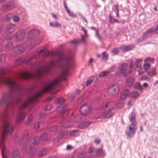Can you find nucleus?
I'll return each instance as SVG.
<instances>
[{
  "label": "nucleus",
  "instance_id": "f257e3e1",
  "mask_svg": "<svg viewBox=\"0 0 158 158\" xmlns=\"http://www.w3.org/2000/svg\"><path fill=\"white\" fill-rule=\"evenodd\" d=\"M43 56L44 57L49 56L52 59L57 58L56 61H53L51 63L50 65L51 66H54L56 63H58L63 64L65 67L66 70L63 73L61 78H57L52 82H45L42 87L41 91L31 97L28 99L27 102L33 103L35 102L43 93L47 91H50L54 87L58 86L61 80H66L67 79V76L69 74L68 69L72 66L74 59L73 58L70 56L64 57L62 52H48L44 53Z\"/></svg>",
  "mask_w": 158,
  "mask_h": 158
},
{
  "label": "nucleus",
  "instance_id": "aec40b11",
  "mask_svg": "<svg viewBox=\"0 0 158 158\" xmlns=\"http://www.w3.org/2000/svg\"><path fill=\"white\" fill-rule=\"evenodd\" d=\"M129 117V120L131 122V124H132V123H135V125H136L135 114L134 112L132 111L130 114Z\"/></svg>",
  "mask_w": 158,
  "mask_h": 158
},
{
  "label": "nucleus",
  "instance_id": "6e6d98bb",
  "mask_svg": "<svg viewBox=\"0 0 158 158\" xmlns=\"http://www.w3.org/2000/svg\"><path fill=\"white\" fill-rule=\"evenodd\" d=\"M83 42L82 41H81V39L80 40H72L71 41V43L72 44H74V43H76L77 44L78 43H79L80 42Z\"/></svg>",
  "mask_w": 158,
  "mask_h": 158
},
{
  "label": "nucleus",
  "instance_id": "a19ab883",
  "mask_svg": "<svg viewBox=\"0 0 158 158\" xmlns=\"http://www.w3.org/2000/svg\"><path fill=\"white\" fill-rule=\"evenodd\" d=\"M79 131L78 130H74L70 132V134L71 136H75L77 134L79 133Z\"/></svg>",
  "mask_w": 158,
  "mask_h": 158
},
{
  "label": "nucleus",
  "instance_id": "a211bd4d",
  "mask_svg": "<svg viewBox=\"0 0 158 158\" xmlns=\"http://www.w3.org/2000/svg\"><path fill=\"white\" fill-rule=\"evenodd\" d=\"M154 33V29L153 28H151L148 30L143 35V39L146 38L148 35L151 36L152 33Z\"/></svg>",
  "mask_w": 158,
  "mask_h": 158
},
{
  "label": "nucleus",
  "instance_id": "473e14b6",
  "mask_svg": "<svg viewBox=\"0 0 158 158\" xmlns=\"http://www.w3.org/2000/svg\"><path fill=\"white\" fill-rule=\"evenodd\" d=\"M134 87L135 89H137L140 91H142L143 87L140 85L139 82L136 83L134 85Z\"/></svg>",
  "mask_w": 158,
  "mask_h": 158
},
{
  "label": "nucleus",
  "instance_id": "6e6552de",
  "mask_svg": "<svg viewBox=\"0 0 158 158\" xmlns=\"http://www.w3.org/2000/svg\"><path fill=\"white\" fill-rule=\"evenodd\" d=\"M119 68L120 73L124 76H127L130 73V71L127 69V65L126 64H122L119 67Z\"/></svg>",
  "mask_w": 158,
  "mask_h": 158
},
{
  "label": "nucleus",
  "instance_id": "c756f323",
  "mask_svg": "<svg viewBox=\"0 0 158 158\" xmlns=\"http://www.w3.org/2000/svg\"><path fill=\"white\" fill-rule=\"evenodd\" d=\"M112 71H113V70L102 71L99 73V77H105L108 75Z\"/></svg>",
  "mask_w": 158,
  "mask_h": 158
},
{
  "label": "nucleus",
  "instance_id": "4d7b16f0",
  "mask_svg": "<svg viewBox=\"0 0 158 158\" xmlns=\"http://www.w3.org/2000/svg\"><path fill=\"white\" fill-rule=\"evenodd\" d=\"M100 140L99 138H97L94 140V142L95 143L97 144H99L100 142Z\"/></svg>",
  "mask_w": 158,
  "mask_h": 158
},
{
  "label": "nucleus",
  "instance_id": "79ce46f5",
  "mask_svg": "<svg viewBox=\"0 0 158 158\" xmlns=\"http://www.w3.org/2000/svg\"><path fill=\"white\" fill-rule=\"evenodd\" d=\"M150 80V78L148 77L147 76L144 75L142 76L139 78V80L140 81H144L146 80L148 81H149Z\"/></svg>",
  "mask_w": 158,
  "mask_h": 158
},
{
  "label": "nucleus",
  "instance_id": "39448f33",
  "mask_svg": "<svg viewBox=\"0 0 158 158\" xmlns=\"http://www.w3.org/2000/svg\"><path fill=\"white\" fill-rule=\"evenodd\" d=\"M64 101V100L62 98H59L56 101V103H60L62 102V104L58 106L57 109V110L60 111L62 112L63 116L64 117L65 116H68L69 115V112L68 110H66L64 109V108L66 106V105L63 102Z\"/></svg>",
  "mask_w": 158,
  "mask_h": 158
},
{
  "label": "nucleus",
  "instance_id": "c03bdc74",
  "mask_svg": "<svg viewBox=\"0 0 158 158\" xmlns=\"http://www.w3.org/2000/svg\"><path fill=\"white\" fill-rule=\"evenodd\" d=\"M68 134V132L66 131H61L59 135V137L60 138H62L63 136L66 135Z\"/></svg>",
  "mask_w": 158,
  "mask_h": 158
},
{
  "label": "nucleus",
  "instance_id": "423d86ee",
  "mask_svg": "<svg viewBox=\"0 0 158 158\" xmlns=\"http://www.w3.org/2000/svg\"><path fill=\"white\" fill-rule=\"evenodd\" d=\"M136 125L135 123H132L129 125L128 130L126 131L127 137L131 138L134 135L136 130Z\"/></svg>",
  "mask_w": 158,
  "mask_h": 158
},
{
  "label": "nucleus",
  "instance_id": "4c0bfd02",
  "mask_svg": "<svg viewBox=\"0 0 158 158\" xmlns=\"http://www.w3.org/2000/svg\"><path fill=\"white\" fill-rule=\"evenodd\" d=\"M66 12L70 17L76 18L77 16V15L74 14L69 9L67 10Z\"/></svg>",
  "mask_w": 158,
  "mask_h": 158
},
{
  "label": "nucleus",
  "instance_id": "f704fd0d",
  "mask_svg": "<svg viewBox=\"0 0 158 158\" xmlns=\"http://www.w3.org/2000/svg\"><path fill=\"white\" fill-rule=\"evenodd\" d=\"M86 152L85 151H82L78 153V156L79 158H84L86 156Z\"/></svg>",
  "mask_w": 158,
  "mask_h": 158
},
{
  "label": "nucleus",
  "instance_id": "dca6fc26",
  "mask_svg": "<svg viewBox=\"0 0 158 158\" xmlns=\"http://www.w3.org/2000/svg\"><path fill=\"white\" fill-rule=\"evenodd\" d=\"M26 115L23 112H20L17 114L16 122L17 123H20L22 119L24 118Z\"/></svg>",
  "mask_w": 158,
  "mask_h": 158
},
{
  "label": "nucleus",
  "instance_id": "0e129e2a",
  "mask_svg": "<svg viewBox=\"0 0 158 158\" xmlns=\"http://www.w3.org/2000/svg\"><path fill=\"white\" fill-rule=\"evenodd\" d=\"M94 151V149L92 147H90L89 148V152L90 153H92Z\"/></svg>",
  "mask_w": 158,
  "mask_h": 158
},
{
  "label": "nucleus",
  "instance_id": "412c9836",
  "mask_svg": "<svg viewBox=\"0 0 158 158\" xmlns=\"http://www.w3.org/2000/svg\"><path fill=\"white\" fill-rule=\"evenodd\" d=\"M82 30L84 32L85 34L82 35L81 41H82L83 43L85 44V38L88 37V35L87 33V31L85 29L83 26L81 27Z\"/></svg>",
  "mask_w": 158,
  "mask_h": 158
},
{
  "label": "nucleus",
  "instance_id": "72a5a7b5",
  "mask_svg": "<svg viewBox=\"0 0 158 158\" xmlns=\"http://www.w3.org/2000/svg\"><path fill=\"white\" fill-rule=\"evenodd\" d=\"M47 154L46 150L45 149H42L39 153L38 156L41 157L45 156Z\"/></svg>",
  "mask_w": 158,
  "mask_h": 158
},
{
  "label": "nucleus",
  "instance_id": "052dcab7",
  "mask_svg": "<svg viewBox=\"0 0 158 158\" xmlns=\"http://www.w3.org/2000/svg\"><path fill=\"white\" fill-rule=\"evenodd\" d=\"M118 52V50L117 48H115L112 51V52L114 54H116Z\"/></svg>",
  "mask_w": 158,
  "mask_h": 158
},
{
  "label": "nucleus",
  "instance_id": "3c124183",
  "mask_svg": "<svg viewBox=\"0 0 158 158\" xmlns=\"http://www.w3.org/2000/svg\"><path fill=\"white\" fill-rule=\"evenodd\" d=\"M42 124V123H36L34 126V128L36 130H38L40 126Z\"/></svg>",
  "mask_w": 158,
  "mask_h": 158
},
{
  "label": "nucleus",
  "instance_id": "f03ea898",
  "mask_svg": "<svg viewBox=\"0 0 158 158\" xmlns=\"http://www.w3.org/2000/svg\"><path fill=\"white\" fill-rule=\"evenodd\" d=\"M35 74H32L28 71H23L18 73L19 77L21 79H38L43 76L44 73H48L49 68L45 65H43L42 68L35 67Z\"/></svg>",
  "mask_w": 158,
  "mask_h": 158
},
{
  "label": "nucleus",
  "instance_id": "de8ad7c7",
  "mask_svg": "<svg viewBox=\"0 0 158 158\" xmlns=\"http://www.w3.org/2000/svg\"><path fill=\"white\" fill-rule=\"evenodd\" d=\"M58 129V127L56 126H53L51 127L49 129V131L51 132H54L56 131Z\"/></svg>",
  "mask_w": 158,
  "mask_h": 158
},
{
  "label": "nucleus",
  "instance_id": "a878e982",
  "mask_svg": "<svg viewBox=\"0 0 158 158\" xmlns=\"http://www.w3.org/2000/svg\"><path fill=\"white\" fill-rule=\"evenodd\" d=\"M118 7V5L117 4L114 6L113 7V10L115 12L116 14V17L118 18H119V17Z\"/></svg>",
  "mask_w": 158,
  "mask_h": 158
},
{
  "label": "nucleus",
  "instance_id": "f3484780",
  "mask_svg": "<svg viewBox=\"0 0 158 158\" xmlns=\"http://www.w3.org/2000/svg\"><path fill=\"white\" fill-rule=\"evenodd\" d=\"M28 150L29 151L27 152V148H26L24 150H23L22 151L23 153L28 152L30 155H31L32 156H33L36 152V149L34 148L30 147H29Z\"/></svg>",
  "mask_w": 158,
  "mask_h": 158
},
{
  "label": "nucleus",
  "instance_id": "e433bc0d",
  "mask_svg": "<svg viewBox=\"0 0 158 158\" xmlns=\"http://www.w3.org/2000/svg\"><path fill=\"white\" fill-rule=\"evenodd\" d=\"M12 16L11 15V14H8L6 15H5L3 17V19L6 21H9L11 17Z\"/></svg>",
  "mask_w": 158,
  "mask_h": 158
},
{
  "label": "nucleus",
  "instance_id": "cd10ccee",
  "mask_svg": "<svg viewBox=\"0 0 158 158\" xmlns=\"http://www.w3.org/2000/svg\"><path fill=\"white\" fill-rule=\"evenodd\" d=\"M50 26L52 27H61V25L57 21L51 22L49 23Z\"/></svg>",
  "mask_w": 158,
  "mask_h": 158
},
{
  "label": "nucleus",
  "instance_id": "4468645a",
  "mask_svg": "<svg viewBox=\"0 0 158 158\" xmlns=\"http://www.w3.org/2000/svg\"><path fill=\"white\" fill-rule=\"evenodd\" d=\"M90 110V108L88 106L84 105L80 108V111L83 114H85L89 113Z\"/></svg>",
  "mask_w": 158,
  "mask_h": 158
},
{
  "label": "nucleus",
  "instance_id": "ea45409f",
  "mask_svg": "<svg viewBox=\"0 0 158 158\" xmlns=\"http://www.w3.org/2000/svg\"><path fill=\"white\" fill-rule=\"evenodd\" d=\"M102 60L104 61H106L107 60L108 55L106 52H104L102 53Z\"/></svg>",
  "mask_w": 158,
  "mask_h": 158
},
{
  "label": "nucleus",
  "instance_id": "13d9d810",
  "mask_svg": "<svg viewBox=\"0 0 158 158\" xmlns=\"http://www.w3.org/2000/svg\"><path fill=\"white\" fill-rule=\"evenodd\" d=\"M52 108V106L50 105H48L45 107V110H48Z\"/></svg>",
  "mask_w": 158,
  "mask_h": 158
},
{
  "label": "nucleus",
  "instance_id": "2f4dec72",
  "mask_svg": "<svg viewBox=\"0 0 158 158\" xmlns=\"http://www.w3.org/2000/svg\"><path fill=\"white\" fill-rule=\"evenodd\" d=\"M30 138L28 136V134L27 132L25 135L23 137L22 139V141L23 142H25L26 143H27L29 142Z\"/></svg>",
  "mask_w": 158,
  "mask_h": 158
},
{
  "label": "nucleus",
  "instance_id": "c85d7f7f",
  "mask_svg": "<svg viewBox=\"0 0 158 158\" xmlns=\"http://www.w3.org/2000/svg\"><path fill=\"white\" fill-rule=\"evenodd\" d=\"M12 156L13 158H20L19 152L17 150H15L13 152Z\"/></svg>",
  "mask_w": 158,
  "mask_h": 158
},
{
  "label": "nucleus",
  "instance_id": "2eb2a0df",
  "mask_svg": "<svg viewBox=\"0 0 158 158\" xmlns=\"http://www.w3.org/2000/svg\"><path fill=\"white\" fill-rule=\"evenodd\" d=\"M31 58H30L27 60L23 58H20L17 59L16 63L18 64H20L23 63H24L27 64H29L31 62Z\"/></svg>",
  "mask_w": 158,
  "mask_h": 158
},
{
  "label": "nucleus",
  "instance_id": "bb28decb",
  "mask_svg": "<svg viewBox=\"0 0 158 158\" xmlns=\"http://www.w3.org/2000/svg\"><path fill=\"white\" fill-rule=\"evenodd\" d=\"M139 96V94L136 91H133L130 93V96L133 98H136L138 97Z\"/></svg>",
  "mask_w": 158,
  "mask_h": 158
},
{
  "label": "nucleus",
  "instance_id": "680f3d73",
  "mask_svg": "<svg viewBox=\"0 0 158 158\" xmlns=\"http://www.w3.org/2000/svg\"><path fill=\"white\" fill-rule=\"evenodd\" d=\"M93 80L91 79H89L87 80L86 81V85H90L92 82Z\"/></svg>",
  "mask_w": 158,
  "mask_h": 158
},
{
  "label": "nucleus",
  "instance_id": "58836bf2",
  "mask_svg": "<svg viewBox=\"0 0 158 158\" xmlns=\"http://www.w3.org/2000/svg\"><path fill=\"white\" fill-rule=\"evenodd\" d=\"M148 74L150 76H152L155 75L156 74V72L155 69H153L152 70L148 72Z\"/></svg>",
  "mask_w": 158,
  "mask_h": 158
},
{
  "label": "nucleus",
  "instance_id": "9d476101",
  "mask_svg": "<svg viewBox=\"0 0 158 158\" xmlns=\"http://www.w3.org/2000/svg\"><path fill=\"white\" fill-rule=\"evenodd\" d=\"M26 32V31L24 29L17 31L15 34L16 40H20L23 39Z\"/></svg>",
  "mask_w": 158,
  "mask_h": 158
},
{
  "label": "nucleus",
  "instance_id": "7ed1b4c3",
  "mask_svg": "<svg viewBox=\"0 0 158 158\" xmlns=\"http://www.w3.org/2000/svg\"><path fill=\"white\" fill-rule=\"evenodd\" d=\"M115 103L114 101H110L104 104L102 106L101 111V117L105 118H108L113 114L111 110L114 107Z\"/></svg>",
  "mask_w": 158,
  "mask_h": 158
},
{
  "label": "nucleus",
  "instance_id": "4be33fe9",
  "mask_svg": "<svg viewBox=\"0 0 158 158\" xmlns=\"http://www.w3.org/2000/svg\"><path fill=\"white\" fill-rule=\"evenodd\" d=\"M134 45H128L125 46H122L121 49L123 51L127 52L132 50L134 47Z\"/></svg>",
  "mask_w": 158,
  "mask_h": 158
},
{
  "label": "nucleus",
  "instance_id": "393cba45",
  "mask_svg": "<svg viewBox=\"0 0 158 158\" xmlns=\"http://www.w3.org/2000/svg\"><path fill=\"white\" fill-rule=\"evenodd\" d=\"M91 123V122H85L80 124L78 127L81 129H83L89 126Z\"/></svg>",
  "mask_w": 158,
  "mask_h": 158
},
{
  "label": "nucleus",
  "instance_id": "774afa93",
  "mask_svg": "<svg viewBox=\"0 0 158 158\" xmlns=\"http://www.w3.org/2000/svg\"><path fill=\"white\" fill-rule=\"evenodd\" d=\"M72 148V146L69 145H68L66 147V149L69 150Z\"/></svg>",
  "mask_w": 158,
  "mask_h": 158
},
{
  "label": "nucleus",
  "instance_id": "5701e85b",
  "mask_svg": "<svg viewBox=\"0 0 158 158\" xmlns=\"http://www.w3.org/2000/svg\"><path fill=\"white\" fill-rule=\"evenodd\" d=\"M130 94L129 91L127 90H125L120 95V98L123 100L127 98L129 94Z\"/></svg>",
  "mask_w": 158,
  "mask_h": 158
},
{
  "label": "nucleus",
  "instance_id": "0eeeda50",
  "mask_svg": "<svg viewBox=\"0 0 158 158\" xmlns=\"http://www.w3.org/2000/svg\"><path fill=\"white\" fill-rule=\"evenodd\" d=\"M119 89L118 85V84H115L109 86L107 88V91L110 95L114 96L118 93Z\"/></svg>",
  "mask_w": 158,
  "mask_h": 158
},
{
  "label": "nucleus",
  "instance_id": "e2e57ef3",
  "mask_svg": "<svg viewBox=\"0 0 158 158\" xmlns=\"http://www.w3.org/2000/svg\"><path fill=\"white\" fill-rule=\"evenodd\" d=\"M96 35L97 36V37L99 39H101V36L99 34L98 31V30H96Z\"/></svg>",
  "mask_w": 158,
  "mask_h": 158
},
{
  "label": "nucleus",
  "instance_id": "37998d69",
  "mask_svg": "<svg viewBox=\"0 0 158 158\" xmlns=\"http://www.w3.org/2000/svg\"><path fill=\"white\" fill-rule=\"evenodd\" d=\"M68 124V123H67L64 124H63L62 123H60V125L62 127L65 128H68L73 126L72 125Z\"/></svg>",
  "mask_w": 158,
  "mask_h": 158
},
{
  "label": "nucleus",
  "instance_id": "6ab92c4d",
  "mask_svg": "<svg viewBox=\"0 0 158 158\" xmlns=\"http://www.w3.org/2000/svg\"><path fill=\"white\" fill-rule=\"evenodd\" d=\"M15 52L18 54H20L22 53L23 51V48L20 44H17L15 48Z\"/></svg>",
  "mask_w": 158,
  "mask_h": 158
},
{
  "label": "nucleus",
  "instance_id": "09e8293b",
  "mask_svg": "<svg viewBox=\"0 0 158 158\" xmlns=\"http://www.w3.org/2000/svg\"><path fill=\"white\" fill-rule=\"evenodd\" d=\"M143 67L144 69L146 70L148 69L150 67V63L147 62H145V63L143 64Z\"/></svg>",
  "mask_w": 158,
  "mask_h": 158
},
{
  "label": "nucleus",
  "instance_id": "9b49d317",
  "mask_svg": "<svg viewBox=\"0 0 158 158\" xmlns=\"http://www.w3.org/2000/svg\"><path fill=\"white\" fill-rule=\"evenodd\" d=\"M48 139V135L46 133L42 134L40 136V138L37 137H35L33 138V143L36 145L38 144L40 141V139H42L43 140H46Z\"/></svg>",
  "mask_w": 158,
  "mask_h": 158
},
{
  "label": "nucleus",
  "instance_id": "f8f14e48",
  "mask_svg": "<svg viewBox=\"0 0 158 158\" xmlns=\"http://www.w3.org/2000/svg\"><path fill=\"white\" fill-rule=\"evenodd\" d=\"M40 34L39 31L37 29L31 30L27 34V37L30 39H31Z\"/></svg>",
  "mask_w": 158,
  "mask_h": 158
},
{
  "label": "nucleus",
  "instance_id": "49530a36",
  "mask_svg": "<svg viewBox=\"0 0 158 158\" xmlns=\"http://www.w3.org/2000/svg\"><path fill=\"white\" fill-rule=\"evenodd\" d=\"M124 105V102L123 101H120V100H118V101L117 107L118 108H120L123 106Z\"/></svg>",
  "mask_w": 158,
  "mask_h": 158
},
{
  "label": "nucleus",
  "instance_id": "20e7f679",
  "mask_svg": "<svg viewBox=\"0 0 158 158\" xmlns=\"http://www.w3.org/2000/svg\"><path fill=\"white\" fill-rule=\"evenodd\" d=\"M16 28L15 24H9L7 25L5 31L6 35L5 38L8 40H10L13 37L11 33L15 30Z\"/></svg>",
  "mask_w": 158,
  "mask_h": 158
},
{
  "label": "nucleus",
  "instance_id": "5fc2aeb1",
  "mask_svg": "<svg viewBox=\"0 0 158 158\" xmlns=\"http://www.w3.org/2000/svg\"><path fill=\"white\" fill-rule=\"evenodd\" d=\"M6 56L4 54L0 55V60L1 61H5Z\"/></svg>",
  "mask_w": 158,
  "mask_h": 158
},
{
  "label": "nucleus",
  "instance_id": "338daca9",
  "mask_svg": "<svg viewBox=\"0 0 158 158\" xmlns=\"http://www.w3.org/2000/svg\"><path fill=\"white\" fill-rule=\"evenodd\" d=\"M143 86L144 88H147L148 86V83H144L143 84Z\"/></svg>",
  "mask_w": 158,
  "mask_h": 158
},
{
  "label": "nucleus",
  "instance_id": "ddd939ff",
  "mask_svg": "<svg viewBox=\"0 0 158 158\" xmlns=\"http://www.w3.org/2000/svg\"><path fill=\"white\" fill-rule=\"evenodd\" d=\"M95 153L97 156H100L102 158H104L106 155L105 151L102 148H99L96 149Z\"/></svg>",
  "mask_w": 158,
  "mask_h": 158
},
{
  "label": "nucleus",
  "instance_id": "a18cd8bd",
  "mask_svg": "<svg viewBox=\"0 0 158 158\" xmlns=\"http://www.w3.org/2000/svg\"><path fill=\"white\" fill-rule=\"evenodd\" d=\"M154 60V59L153 57H147L144 60L145 62H153Z\"/></svg>",
  "mask_w": 158,
  "mask_h": 158
},
{
  "label": "nucleus",
  "instance_id": "bf43d9fd",
  "mask_svg": "<svg viewBox=\"0 0 158 158\" xmlns=\"http://www.w3.org/2000/svg\"><path fill=\"white\" fill-rule=\"evenodd\" d=\"M134 64L132 63V62H131L130 64V66H129L130 68V69H131V70L135 69V68H134Z\"/></svg>",
  "mask_w": 158,
  "mask_h": 158
},
{
  "label": "nucleus",
  "instance_id": "1a4fd4ad",
  "mask_svg": "<svg viewBox=\"0 0 158 158\" xmlns=\"http://www.w3.org/2000/svg\"><path fill=\"white\" fill-rule=\"evenodd\" d=\"M15 7L14 4L13 2H9L2 5V8L5 11L10 10Z\"/></svg>",
  "mask_w": 158,
  "mask_h": 158
},
{
  "label": "nucleus",
  "instance_id": "7c9ffc66",
  "mask_svg": "<svg viewBox=\"0 0 158 158\" xmlns=\"http://www.w3.org/2000/svg\"><path fill=\"white\" fill-rule=\"evenodd\" d=\"M135 64L137 67H140L141 66L142 59H135Z\"/></svg>",
  "mask_w": 158,
  "mask_h": 158
},
{
  "label": "nucleus",
  "instance_id": "b1692460",
  "mask_svg": "<svg viewBox=\"0 0 158 158\" xmlns=\"http://www.w3.org/2000/svg\"><path fill=\"white\" fill-rule=\"evenodd\" d=\"M135 81V79L132 77L128 78L126 81V85L129 87L131 86Z\"/></svg>",
  "mask_w": 158,
  "mask_h": 158
},
{
  "label": "nucleus",
  "instance_id": "69168bd1",
  "mask_svg": "<svg viewBox=\"0 0 158 158\" xmlns=\"http://www.w3.org/2000/svg\"><path fill=\"white\" fill-rule=\"evenodd\" d=\"M64 8H65V9L66 10V11H67V10H69V9L68 8V7H67L66 5L65 2V1H64Z\"/></svg>",
  "mask_w": 158,
  "mask_h": 158
},
{
  "label": "nucleus",
  "instance_id": "603ef678",
  "mask_svg": "<svg viewBox=\"0 0 158 158\" xmlns=\"http://www.w3.org/2000/svg\"><path fill=\"white\" fill-rule=\"evenodd\" d=\"M13 20L15 22H18L19 20V18L17 16L15 15L13 17Z\"/></svg>",
  "mask_w": 158,
  "mask_h": 158
},
{
  "label": "nucleus",
  "instance_id": "8fccbe9b",
  "mask_svg": "<svg viewBox=\"0 0 158 158\" xmlns=\"http://www.w3.org/2000/svg\"><path fill=\"white\" fill-rule=\"evenodd\" d=\"M32 119V116L31 114L28 117L27 121V125L29 124L31 122Z\"/></svg>",
  "mask_w": 158,
  "mask_h": 158
},
{
  "label": "nucleus",
  "instance_id": "c9c22d12",
  "mask_svg": "<svg viewBox=\"0 0 158 158\" xmlns=\"http://www.w3.org/2000/svg\"><path fill=\"white\" fill-rule=\"evenodd\" d=\"M14 45L11 42L7 43L6 46V48L7 49L9 50L12 49Z\"/></svg>",
  "mask_w": 158,
  "mask_h": 158
},
{
  "label": "nucleus",
  "instance_id": "864d4df0",
  "mask_svg": "<svg viewBox=\"0 0 158 158\" xmlns=\"http://www.w3.org/2000/svg\"><path fill=\"white\" fill-rule=\"evenodd\" d=\"M27 106V102H26L22 104L21 105L19 106L20 109H23L26 108Z\"/></svg>",
  "mask_w": 158,
  "mask_h": 158
}]
</instances>
